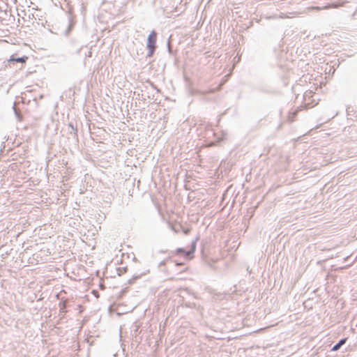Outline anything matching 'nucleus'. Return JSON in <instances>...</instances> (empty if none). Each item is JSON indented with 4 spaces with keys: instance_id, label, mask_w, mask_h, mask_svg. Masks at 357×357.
Instances as JSON below:
<instances>
[{
    "instance_id": "f257e3e1",
    "label": "nucleus",
    "mask_w": 357,
    "mask_h": 357,
    "mask_svg": "<svg viewBox=\"0 0 357 357\" xmlns=\"http://www.w3.org/2000/svg\"><path fill=\"white\" fill-rule=\"evenodd\" d=\"M156 33L152 31L148 37L147 47L149 50V56H151L155 48Z\"/></svg>"
},
{
    "instance_id": "f03ea898",
    "label": "nucleus",
    "mask_w": 357,
    "mask_h": 357,
    "mask_svg": "<svg viewBox=\"0 0 357 357\" xmlns=\"http://www.w3.org/2000/svg\"><path fill=\"white\" fill-rule=\"evenodd\" d=\"M175 255H182L185 259L187 261L190 260L192 258V255L191 252L185 251L182 248H178L174 252Z\"/></svg>"
},
{
    "instance_id": "7ed1b4c3",
    "label": "nucleus",
    "mask_w": 357,
    "mask_h": 357,
    "mask_svg": "<svg viewBox=\"0 0 357 357\" xmlns=\"http://www.w3.org/2000/svg\"><path fill=\"white\" fill-rule=\"evenodd\" d=\"M345 342H346V339L341 340L337 344H335L333 347L332 350L334 351H337L340 348V347L342 344H344Z\"/></svg>"
},
{
    "instance_id": "20e7f679",
    "label": "nucleus",
    "mask_w": 357,
    "mask_h": 357,
    "mask_svg": "<svg viewBox=\"0 0 357 357\" xmlns=\"http://www.w3.org/2000/svg\"><path fill=\"white\" fill-rule=\"evenodd\" d=\"M26 60H27V57L26 56H24V57L17 58V59L11 58V59H10L9 61H16V62H19V63H25Z\"/></svg>"
},
{
    "instance_id": "39448f33",
    "label": "nucleus",
    "mask_w": 357,
    "mask_h": 357,
    "mask_svg": "<svg viewBox=\"0 0 357 357\" xmlns=\"http://www.w3.org/2000/svg\"><path fill=\"white\" fill-rule=\"evenodd\" d=\"M174 262L176 263V266H181V265H183L184 264L182 262H178L176 260H174Z\"/></svg>"
}]
</instances>
